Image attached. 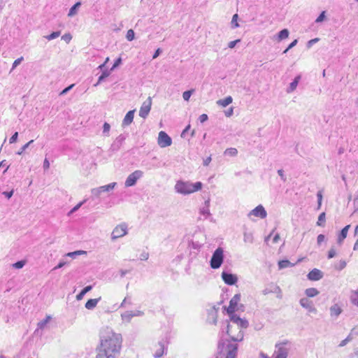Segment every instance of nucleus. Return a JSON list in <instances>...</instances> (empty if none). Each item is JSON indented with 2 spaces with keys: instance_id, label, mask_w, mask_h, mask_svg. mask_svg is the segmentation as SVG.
Instances as JSON below:
<instances>
[{
  "instance_id": "30",
  "label": "nucleus",
  "mask_w": 358,
  "mask_h": 358,
  "mask_svg": "<svg viewBox=\"0 0 358 358\" xmlns=\"http://www.w3.org/2000/svg\"><path fill=\"white\" fill-rule=\"evenodd\" d=\"M209 204L210 201L209 200H207L205 201V206L202 208L200 210V213L201 215L205 216V218H206L208 215H210V210H209Z\"/></svg>"
},
{
  "instance_id": "18",
  "label": "nucleus",
  "mask_w": 358,
  "mask_h": 358,
  "mask_svg": "<svg viewBox=\"0 0 358 358\" xmlns=\"http://www.w3.org/2000/svg\"><path fill=\"white\" fill-rule=\"evenodd\" d=\"M126 139V136L124 134H120L118 136L116 139L114 141V142L111 145V149L113 150H117L120 149L121 145H122L123 142Z\"/></svg>"
},
{
  "instance_id": "47",
  "label": "nucleus",
  "mask_w": 358,
  "mask_h": 358,
  "mask_svg": "<svg viewBox=\"0 0 358 358\" xmlns=\"http://www.w3.org/2000/svg\"><path fill=\"white\" fill-rule=\"evenodd\" d=\"M135 38V33L133 29H129L127 32L126 38L129 41H131Z\"/></svg>"
},
{
  "instance_id": "35",
  "label": "nucleus",
  "mask_w": 358,
  "mask_h": 358,
  "mask_svg": "<svg viewBox=\"0 0 358 358\" xmlns=\"http://www.w3.org/2000/svg\"><path fill=\"white\" fill-rule=\"evenodd\" d=\"M34 143V140H31L27 143L24 145L21 149L17 152V155H22L23 153L29 155V152H26L27 149H28L32 144Z\"/></svg>"
},
{
  "instance_id": "60",
  "label": "nucleus",
  "mask_w": 358,
  "mask_h": 358,
  "mask_svg": "<svg viewBox=\"0 0 358 358\" xmlns=\"http://www.w3.org/2000/svg\"><path fill=\"white\" fill-rule=\"evenodd\" d=\"M208 120V116L206 114H202L199 117V120L201 123H203Z\"/></svg>"
},
{
  "instance_id": "6",
  "label": "nucleus",
  "mask_w": 358,
  "mask_h": 358,
  "mask_svg": "<svg viewBox=\"0 0 358 358\" xmlns=\"http://www.w3.org/2000/svg\"><path fill=\"white\" fill-rule=\"evenodd\" d=\"M143 171L140 170H136L132 173L129 174L125 180V187H129L135 185L137 180L143 176Z\"/></svg>"
},
{
  "instance_id": "32",
  "label": "nucleus",
  "mask_w": 358,
  "mask_h": 358,
  "mask_svg": "<svg viewBox=\"0 0 358 358\" xmlns=\"http://www.w3.org/2000/svg\"><path fill=\"white\" fill-rule=\"evenodd\" d=\"M34 143V140H31L27 143L24 145L21 149L17 152V155H22L23 153L29 155V152H26L27 149H28L32 144Z\"/></svg>"
},
{
  "instance_id": "61",
  "label": "nucleus",
  "mask_w": 358,
  "mask_h": 358,
  "mask_svg": "<svg viewBox=\"0 0 358 358\" xmlns=\"http://www.w3.org/2000/svg\"><path fill=\"white\" fill-rule=\"evenodd\" d=\"M336 250L334 248H331L328 252V258L331 259L334 257L336 256Z\"/></svg>"
},
{
  "instance_id": "4",
  "label": "nucleus",
  "mask_w": 358,
  "mask_h": 358,
  "mask_svg": "<svg viewBox=\"0 0 358 358\" xmlns=\"http://www.w3.org/2000/svg\"><path fill=\"white\" fill-rule=\"evenodd\" d=\"M202 187L201 182H196L194 184L189 182L178 181L175 185V189L177 192L182 194H189L195 192Z\"/></svg>"
},
{
  "instance_id": "7",
  "label": "nucleus",
  "mask_w": 358,
  "mask_h": 358,
  "mask_svg": "<svg viewBox=\"0 0 358 358\" xmlns=\"http://www.w3.org/2000/svg\"><path fill=\"white\" fill-rule=\"evenodd\" d=\"M127 234V225L125 223L120 224L115 227L111 234L112 240L123 237Z\"/></svg>"
},
{
  "instance_id": "11",
  "label": "nucleus",
  "mask_w": 358,
  "mask_h": 358,
  "mask_svg": "<svg viewBox=\"0 0 358 358\" xmlns=\"http://www.w3.org/2000/svg\"><path fill=\"white\" fill-rule=\"evenodd\" d=\"M171 143H172L171 138L165 131H161L159 133L158 144L162 148H166L167 146L171 145Z\"/></svg>"
},
{
  "instance_id": "23",
  "label": "nucleus",
  "mask_w": 358,
  "mask_h": 358,
  "mask_svg": "<svg viewBox=\"0 0 358 358\" xmlns=\"http://www.w3.org/2000/svg\"><path fill=\"white\" fill-rule=\"evenodd\" d=\"M341 313L342 309L338 304H334L330 308V315L333 317L337 318Z\"/></svg>"
},
{
  "instance_id": "51",
  "label": "nucleus",
  "mask_w": 358,
  "mask_h": 358,
  "mask_svg": "<svg viewBox=\"0 0 358 358\" xmlns=\"http://www.w3.org/2000/svg\"><path fill=\"white\" fill-rule=\"evenodd\" d=\"M193 90H187V91H185L182 94V98L185 101H189V98L190 96H192V92H193Z\"/></svg>"
},
{
  "instance_id": "42",
  "label": "nucleus",
  "mask_w": 358,
  "mask_h": 358,
  "mask_svg": "<svg viewBox=\"0 0 358 358\" xmlns=\"http://www.w3.org/2000/svg\"><path fill=\"white\" fill-rule=\"evenodd\" d=\"M51 319L50 316H47L45 317V319L40 321L38 323V327L39 329H43L46 324L49 322L50 320Z\"/></svg>"
},
{
  "instance_id": "14",
  "label": "nucleus",
  "mask_w": 358,
  "mask_h": 358,
  "mask_svg": "<svg viewBox=\"0 0 358 358\" xmlns=\"http://www.w3.org/2000/svg\"><path fill=\"white\" fill-rule=\"evenodd\" d=\"M251 215H254L255 217H260L261 219H264L266 217L267 213L263 206L259 205L248 213L249 217Z\"/></svg>"
},
{
  "instance_id": "49",
  "label": "nucleus",
  "mask_w": 358,
  "mask_h": 358,
  "mask_svg": "<svg viewBox=\"0 0 358 358\" xmlns=\"http://www.w3.org/2000/svg\"><path fill=\"white\" fill-rule=\"evenodd\" d=\"M26 264V261L24 260H20L17 261V262L14 263L13 264V267L17 269L22 268Z\"/></svg>"
},
{
  "instance_id": "38",
  "label": "nucleus",
  "mask_w": 358,
  "mask_h": 358,
  "mask_svg": "<svg viewBox=\"0 0 358 358\" xmlns=\"http://www.w3.org/2000/svg\"><path fill=\"white\" fill-rule=\"evenodd\" d=\"M350 300L354 305L358 306V290L352 292Z\"/></svg>"
},
{
  "instance_id": "31",
  "label": "nucleus",
  "mask_w": 358,
  "mask_h": 358,
  "mask_svg": "<svg viewBox=\"0 0 358 358\" xmlns=\"http://www.w3.org/2000/svg\"><path fill=\"white\" fill-rule=\"evenodd\" d=\"M110 75V71L107 69L102 71L101 74L99 76L97 83L94 85V86H97L102 81H103L107 77Z\"/></svg>"
},
{
  "instance_id": "27",
  "label": "nucleus",
  "mask_w": 358,
  "mask_h": 358,
  "mask_svg": "<svg viewBox=\"0 0 358 358\" xmlns=\"http://www.w3.org/2000/svg\"><path fill=\"white\" fill-rule=\"evenodd\" d=\"M92 289V285H88V286H86L85 287H84L81 291L80 292L77 294L76 296V299L78 301H80L83 299L84 296L90 291H91Z\"/></svg>"
},
{
  "instance_id": "2",
  "label": "nucleus",
  "mask_w": 358,
  "mask_h": 358,
  "mask_svg": "<svg viewBox=\"0 0 358 358\" xmlns=\"http://www.w3.org/2000/svg\"><path fill=\"white\" fill-rule=\"evenodd\" d=\"M227 327L226 333L231 338L233 341H241L243 338V332L241 329H246L249 326V322L245 319H242L239 321L238 324L234 327L230 324L228 321H226Z\"/></svg>"
},
{
  "instance_id": "43",
  "label": "nucleus",
  "mask_w": 358,
  "mask_h": 358,
  "mask_svg": "<svg viewBox=\"0 0 358 358\" xmlns=\"http://www.w3.org/2000/svg\"><path fill=\"white\" fill-rule=\"evenodd\" d=\"M60 34H61V31H53L50 34H49L47 36H45V38L48 41H51V40H53V39L59 37L60 36Z\"/></svg>"
},
{
  "instance_id": "28",
  "label": "nucleus",
  "mask_w": 358,
  "mask_h": 358,
  "mask_svg": "<svg viewBox=\"0 0 358 358\" xmlns=\"http://www.w3.org/2000/svg\"><path fill=\"white\" fill-rule=\"evenodd\" d=\"M295 265V264H293L290 262L289 260L283 259L278 262V268L279 269H283L285 268L292 267Z\"/></svg>"
},
{
  "instance_id": "5",
  "label": "nucleus",
  "mask_w": 358,
  "mask_h": 358,
  "mask_svg": "<svg viewBox=\"0 0 358 358\" xmlns=\"http://www.w3.org/2000/svg\"><path fill=\"white\" fill-rule=\"evenodd\" d=\"M224 261V250L222 248H217L211 257L210 261V267L213 269L219 268Z\"/></svg>"
},
{
  "instance_id": "46",
  "label": "nucleus",
  "mask_w": 358,
  "mask_h": 358,
  "mask_svg": "<svg viewBox=\"0 0 358 358\" xmlns=\"http://www.w3.org/2000/svg\"><path fill=\"white\" fill-rule=\"evenodd\" d=\"M229 316H230V320L231 322H232L234 324H238V323L239 322V321L241 320V318L240 317H238L237 315L232 313V314H229Z\"/></svg>"
},
{
  "instance_id": "22",
  "label": "nucleus",
  "mask_w": 358,
  "mask_h": 358,
  "mask_svg": "<svg viewBox=\"0 0 358 358\" xmlns=\"http://www.w3.org/2000/svg\"><path fill=\"white\" fill-rule=\"evenodd\" d=\"M101 299V297H99L97 299H89L85 305V307L88 310H93L99 303V301Z\"/></svg>"
},
{
  "instance_id": "62",
  "label": "nucleus",
  "mask_w": 358,
  "mask_h": 358,
  "mask_svg": "<svg viewBox=\"0 0 358 358\" xmlns=\"http://www.w3.org/2000/svg\"><path fill=\"white\" fill-rule=\"evenodd\" d=\"M240 41H241V40H240V39H237V40H235V41H230V42L229 43V44H228V47H229V48H234L236 46V45L238 43H239Z\"/></svg>"
},
{
  "instance_id": "44",
  "label": "nucleus",
  "mask_w": 358,
  "mask_h": 358,
  "mask_svg": "<svg viewBox=\"0 0 358 358\" xmlns=\"http://www.w3.org/2000/svg\"><path fill=\"white\" fill-rule=\"evenodd\" d=\"M237 153H238V151L234 148H228L224 151L225 155L235 156L237 155Z\"/></svg>"
},
{
  "instance_id": "37",
  "label": "nucleus",
  "mask_w": 358,
  "mask_h": 358,
  "mask_svg": "<svg viewBox=\"0 0 358 358\" xmlns=\"http://www.w3.org/2000/svg\"><path fill=\"white\" fill-rule=\"evenodd\" d=\"M134 317V311H126L122 315V320L129 322Z\"/></svg>"
},
{
  "instance_id": "41",
  "label": "nucleus",
  "mask_w": 358,
  "mask_h": 358,
  "mask_svg": "<svg viewBox=\"0 0 358 358\" xmlns=\"http://www.w3.org/2000/svg\"><path fill=\"white\" fill-rule=\"evenodd\" d=\"M238 14H234L232 17V20L231 22L232 29H235V28H237L239 27V24L238 23Z\"/></svg>"
},
{
  "instance_id": "59",
  "label": "nucleus",
  "mask_w": 358,
  "mask_h": 358,
  "mask_svg": "<svg viewBox=\"0 0 358 358\" xmlns=\"http://www.w3.org/2000/svg\"><path fill=\"white\" fill-rule=\"evenodd\" d=\"M18 138V132H15L12 136L10 138L9 143H14L17 141Z\"/></svg>"
},
{
  "instance_id": "53",
  "label": "nucleus",
  "mask_w": 358,
  "mask_h": 358,
  "mask_svg": "<svg viewBox=\"0 0 358 358\" xmlns=\"http://www.w3.org/2000/svg\"><path fill=\"white\" fill-rule=\"evenodd\" d=\"M110 125L108 122H105L103 125V134L105 136H108L110 131Z\"/></svg>"
},
{
  "instance_id": "29",
  "label": "nucleus",
  "mask_w": 358,
  "mask_h": 358,
  "mask_svg": "<svg viewBox=\"0 0 358 358\" xmlns=\"http://www.w3.org/2000/svg\"><path fill=\"white\" fill-rule=\"evenodd\" d=\"M289 31L287 29H283L278 33L277 38L279 41L288 38Z\"/></svg>"
},
{
  "instance_id": "15",
  "label": "nucleus",
  "mask_w": 358,
  "mask_h": 358,
  "mask_svg": "<svg viewBox=\"0 0 358 358\" xmlns=\"http://www.w3.org/2000/svg\"><path fill=\"white\" fill-rule=\"evenodd\" d=\"M300 305L307 309L310 313H315L317 312L316 308L314 307L313 303L312 301L309 300L308 298H302L300 299Z\"/></svg>"
},
{
  "instance_id": "36",
  "label": "nucleus",
  "mask_w": 358,
  "mask_h": 358,
  "mask_svg": "<svg viewBox=\"0 0 358 358\" xmlns=\"http://www.w3.org/2000/svg\"><path fill=\"white\" fill-rule=\"evenodd\" d=\"M305 293L308 297H314L319 294V291L316 288H308L306 289Z\"/></svg>"
},
{
  "instance_id": "56",
  "label": "nucleus",
  "mask_w": 358,
  "mask_h": 358,
  "mask_svg": "<svg viewBox=\"0 0 358 358\" xmlns=\"http://www.w3.org/2000/svg\"><path fill=\"white\" fill-rule=\"evenodd\" d=\"M62 39L69 43L72 39V36L70 33H66L62 36Z\"/></svg>"
},
{
  "instance_id": "52",
  "label": "nucleus",
  "mask_w": 358,
  "mask_h": 358,
  "mask_svg": "<svg viewBox=\"0 0 358 358\" xmlns=\"http://www.w3.org/2000/svg\"><path fill=\"white\" fill-rule=\"evenodd\" d=\"M326 19V11H322L319 16L316 18L315 22L320 23Z\"/></svg>"
},
{
  "instance_id": "9",
  "label": "nucleus",
  "mask_w": 358,
  "mask_h": 358,
  "mask_svg": "<svg viewBox=\"0 0 358 358\" xmlns=\"http://www.w3.org/2000/svg\"><path fill=\"white\" fill-rule=\"evenodd\" d=\"M289 342L285 341L282 343L275 344V348L277 349L275 351V358H287L288 355V349L285 346Z\"/></svg>"
},
{
  "instance_id": "3",
  "label": "nucleus",
  "mask_w": 358,
  "mask_h": 358,
  "mask_svg": "<svg viewBox=\"0 0 358 358\" xmlns=\"http://www.w3.org/2000/svg\"><path fill=\"white\" fill-rule=\"evenodd\" d=\"M218 355L217 358H236L238 350V345L229 341H221L218 344Z\"/></svg>"
},
{
  "instance_id": "50",
  "label": "nucleus",
  "mask_w": 358,
  "mask_h": 358,
  "mask_svg": "<svg viewBox=\"0 0 358 358\" xmlns=\"http://www.w3.org/2000/svg\"><path fill=\"white\" fill-rule=\"evenodd\" d=\"M86 201V200H84L80 203H78L77 205H76L70 211L69 213H68L69 215H70L71 214L76 212L83 205V203Z\"/></svg>"
},
{
  "instance_id": "40",
  "label": "nucleus",
  "mask_w": 358,
  "mask_h": 358,
  "mask_svg": "<svg viewBox=\"0 0 358 358\" xmlns=\"http://www.w3.org/2000/svg\"><path fill=\"white\" fill-rule=\"evenodd\" d=\"M352 331H353V329L352 330L351 333L347 336V338H345L344 340H343L339 343V345H338L339 347L345 346V345H347L348 343L350 342L353 339V337L352 336Z\"/></svg>"
},
{
  "instance_id": "13",
  "label": "nucleus",
  "mask_w": 358,
  "mask_h": 358,
  "mask_svg": "<svg viewBox=\"0 0 358 358\" xmlns=\"http://www.w3.org/2000/svg\"><path fill=\"white\" fill-rule=\"evenodd\" d=\"M241 299V294H235L232 299L229 301V306L227 308V312L228 314H232L235 313V311L237 310L236 307L238 306V303Z\"/></svg>"
},
{
  "instance_id": "45",
  "label": "nucleus",
  "mask_w": 358,
  "mask_h": 358,
  "mask_svg": "<svg viewBox=\"0 0 358 358\" xmlns=\"http://www.w3.org/2000/svg\"><path fill=\"white\" fill-rule=\"evenodd\" d=\"M243 240L245 242L252 243L253 242V236L251 233H244Z\"/></svg>"
},
{
  "instance_id": "33",
  "label": "nucleus",
  "mask_w": 358,
  "mask_h": 358,
  "mask_svg": "<svg viewBox=\"0 0 358 358\" xmlns=\"http://www.w3.org/2000/svg\"><path fill=\"white\" fill-rule=\"evenodd\" d=\"M34 143V140H31L27 143L24 145L21 149L17 152V155H22L23 153L29 155V152H26L27 149H28L32 144Z\"/></svg>"
},
{
  "instance_id": "25",
  "label": "nucleus",
  "mask_w": 358,
  "mask_h": 358,
  "mask_svg": "<svg viewBox=\"0 0 358 358\" xmlns=\"http://www.w3.org/2000/svg\"><path fill=\"white\" fill-rule=\"evenodd\" d=\"M80 6H81L80 1H78L74 5H73L69 9L68 16L73 17L75 15H76Z\"/></svg>"
},
{
  "instance_id": "58",
  "label": "nucleus",
  "mask_w": 358,
  "mask_h": 358,
  "mask_svg": "<svg viewBox=\"0 0 358 358\" xmlns=\"http://www.w3.org/2000/svg\"><path fill=\"white\" fill-rule=\"evenodd\" d=\"M122 64V59L121 57H118L117 58L115 62H114V64L111 68V71L114 70L115 69H116L117 67H118L120 64Z\"/></svg>"
},
{
  "instance_id": "64",
  "label": "nucleus",
  "mask_w": 358,
  "mask_h": 358,
  "mask_svg": "<svg viewBox=\"0 0 358 358\" xmlns=\"http://www.w3.org/2000/svg\"><path fill=\"white\" fill-rule=\"evenodd\" d=\"M346 266V262L344 260H341L339 262V265L337 267V269L342 270Z\"/></svg>"
},
{
  "instance_id": "55",
  "label": "nucleus",
  "mask_w": 358,
  "mask_h": 358,
  "mask_svg": "<svg viewBox=\"0 0 358 358\" xmlns=\"http://www.w3.org/2000/svg\"><path fill=\"white\" fill-rule=\"evenodd\" d=\"M298 43V40L295 39L288 46L287 48L283 51V54L287 53L290 49L294 48L295 45H296Z\"/></svg>"
},
{
  "instance_id": "20",
  "label": "nucleus",
  "mask_w": 358,
  "mask_h": 358,
  "mask_svg": "<svg viewBox=\"0 0 358 358\" xmlns=\"http://www.w3.org/2000/svg\"><path fill=\"white\" fill-rule=\"evenodd\" d=\"M301 75H297L294 78V79L292 80V82L290 83L289 86L287 88V90H286L287 93H291L296 89V87H297L299 81L301 80Z\"/></svg>"
},
{
  "instance_id": "54",
  "label": "nucleus",
  "mask_w": 358,
  "mask_h": 358,
  "mask_svg": "<svg viewBox=\"0 0 358 358\" xmlns=\"http://www.w3.org/2000/svg\"><path fill=\"white\" fill-rule=\"evenodd\" d=\"M74 85H75L74 84H71V85H69L68 87H65L59 93V95L64 96V95L66 94L74 87Z\"/></svg>"
},
{
  "instance_id": "39",
  "label": "nucleus",
  "mask_w": 358,
  "mask_h": 358,
  "mask_svg": "<svg viewBox=\"0 0 358 358\" xmlns=\"http://www.w3.org/2000/svg\"><path fill=\"white\" fill-rule=\"evenodd\" d=\"M325 219H326V214L324 212L320 214L319 217H318V220L317 222V226H320V227H323L324 224V222H325Z\"/></svg>"
},
{
  "instance_id": "8",
  "label": "nucleus",
  "mask_w": 358,
  "mask_h": 358,
  "mask_svg": "<svg viewBox=\"0 0 358 358\" xmlns=\"http://www.w3.org/2000/svg\"><path fill=\"white\" fill-rule=\"evenodd\" d=\"M116 182H111L108 185L93 188L91 190L92 195L94 197H99L101 193L108 192L113 190L116 186Z\"/></svg>"
},
{
  "instance_id": "48",
  "label": "nucleus",
  "mask_w": 358,
  "mask_h": 358,
  "mask_svg": "<svg viewBox=\"0 0 358 358\" xmlns=\"http://www.w3.org/2000/svg\"><path fill=\"white\" fill-rule=\"evenodd\" d=\"M83 253H85V251L77 250V251H75V252H69V253L66 254V257H72V258H75L76 256H78L79 255H81V254H83Z\"/></svg>"
},
{
  "instance_id": "63",
  "label": "nucleus",
  "mask_w": 358,
  "mask_h": 358,
  "mask_svg": "<svg viewBox=\"0 0 358 358\" xmlns=\"http://www.w3.org/2000/svg\"><path fill=\"white\" fill-rule=\"evenodd\" d=\"M318 41H319V38H313V39H311V40L308 41V43H307V47L308 48H310L313 44L317 43Z\"/></svg>"
},
{
  "instance_id": "17",
  "label": "nucleus",
  "mask_w": 358,
  "mask_h": 358,
  "mask_svg": "<svg viewBox=\"0 0 358 358\" xmlns=\"http://www.w3.org/2000/svg\"><path fill=\"white\" fill-rule=\"evenodd\" d=\"M307 278L310 280L317 281L323 278V273L317 268H313L308 273Z\"/></svg>"
},
{
  "instance_id": "10",
  "label": "nucleus",
  "mask_w": 358,
  "mask_h": 358,
  "mask_svg": "<svg viewBox=\"0 0 358 358\" xmlns=\"http://www.w3.org/2000/svg\"><path fill=\"white\" fill-rule=\"evenodd\" d=\"M152 106V99L149 96L146 101H145L139 110V116L143 118H146L148 115Z\"/></svg>"
},
{
  "instance_id": "21",
  "label": "nucleus",
  "mask_w": 358,
  "mask_h": 358,
  "mask_svg": "<svg viewBox=\"0 0 358 358\" xmlns=\"http://www.w3.org/2000/svg\"><path fill=\"white\" fill-rule=\"evenodd\" d=\"M164 349L165 347L164 341H159L157 344V349L153 355L155 358H160L164 355Z\"/></svg>"
},
{
  "instance_id": "57",
  "label": "nucleus",
  "mask_w": 358,
  "mask_h": 358,
  "mask_svg": "<svg viewBox=\"0 0 358 358\" xmlns=\"http://www.w3.org/2000/svg\"><path fill=\"white\" fill-rule=\"evenodd\" d=\"M24 60V58L23 57H21L20 58H17V59H15L14 61V62L13 63V66H12V70H13L14 69H15L18 65L20 64V63Z\"/></svg>"
},
{
  "instance_id": "19",
  "label": "nucleus",
  "mask_w": 358,
  "mask_h": 358,
  "mask_svg": "<svg viewBox=\"0 0 358 358\" xmlns=\"http://www.w3.org/2000/svg\"><path fill=\"white\" fill-rule=\"evenodd\" d=\"M134 113H135V110H131L127 113L126 115L124 116V117L122 120V127L128 126L133 122L134 117Z\"/></svg>"
},
{
  "instance_id": "34",
  "label": "nucleus",
  "mask_w": 358,
  "mask_h": 358,
  "mask_svg": "<svg viewBox=\"0 0 358 358\" xmlns=\"http://www.w3.org/2000/svg\"><path fill=\"white\" fill-rule=\"evenodd\" d=\"M34 143V140H31L27 143L24 145L21 149L17 152V155H22L23 153L29 155V152H26L27 149H28L32 144Z\"/></svg>"
},
{
  "instance_id": "1",
  "label": "nucleus",
  "mask_w": 358,
  "mask_h": 358,
  "mask_svg": "<svg viewBox=\"0 0 358 358\" xmlns=\"http://www.w3.org/2000/svg\"><path fill=\"white\" fill-rule=\"evenodd\" d=\"M100 339L101 346L96 358H117L122 347V335L106 327L101 331Z\"/></svg>"
},
{
  "instance_id": "12",
  "label": "nucleus",
  "mask_w": 358,
  "mask_h": 358,
  "mask_svg": "<svg viewBox=\"0 0 358 358\" xmlns=\"http://www.w3.org/2000/svg\"><path fill=\"white\" fill-rule=\"evenodd\" d=\"M222 278L223 281L229 285H234L238 281V278L235 274L228 273L227 271H222Z\"/></svg>"
},
{
  "instance_id": "26",
  "label": "nucleus",
  "mask_w": 358,
  "mask_h": 358,
  "mask_svg": "<svg viewBox=\"0 0 358 358\" xmlns=\"http://www.w3.org/2000/svg\"><path fill=\"white\" fill-rule=\"evenodd\" d=\"M233 99L231 96H228L222 99H219L217 103L222 107H227L228 105L232 103Z\"/></svg>"
},
{
  "instance_id": "16",
  "label": "nucleus",
  "mask_w": 358,
  "mask_h": 358,
  "mask_svg": "<svg viewBox=\"0 0 358 358\" xmlns=\"http://www.w3.org/2000/svg\"><path fill=\"white\" fill-rule=\"evenodd\" d=\"M217 310L218 308H216L215 306H213L208 310L207 321L208 323L214 324L217 323Z\"/></svg>"
},
{
  "instance_id": "24",
  "label": "nucleus",
  "mask_w": 358,
  "mask_h": 358,
  "mask_svg": "<svg viewBox=\"0 0 358 358\" xmlns=\"http://www.w3.org/2000/svg\"><path fill=\"white\" fill-rule=\"evenodd\" d=\"M350 227V225H347L341 231L338 237V243L339 244H341L343 240L346 238Z\"/></svg>"
}]
</instances>
